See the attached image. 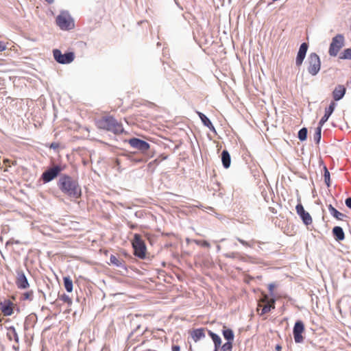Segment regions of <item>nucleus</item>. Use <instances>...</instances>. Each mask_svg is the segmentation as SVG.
<instances>
[{
    "label": "nucleus",
    "instance_id": "obj_1",
    "mask_svg": "<svg viewBox=\"0 0 351 351\" xmlns=\"http://www.w3.org/2000/svg\"><path fill=\"white\" fill-rule=\"evenodd\" d=\"M58 189L68 196L73 198H79L81 196V187L76 179L70 176L64 174L60 176L58 182Z\"/></svg>",
    "mask_w": 351,
    "mask_h": 351
},
{
    "label": "nucleus",
    "instance_id": "obj_2",
    "mask_svg": "<svg viewBox=\"0 0 351 351\" xmlns=\"http://www.w3.org/2000/svg\"><path fill=\"white\" fill-rule=\"evenodd\" d=\"M96 125L99 129L105 130L119 134L123 132V128L121 123H119L112 116H104L96 121Z\"/></svg>",
    "mask_w": 351,
    "mask_h": 351
},
{
    "label": "nucleus",
    "instance_id": "obj_3",
    "mask_svg": "<svg viewBox=\"0 0 351 351\" xmlns=\"http://www.w3.org/2000/svg\"><path fill=\"white\" fill-rule=\"evenodd\" d=\"M132 247L136 256L141 259H144L145 258L147 247L140 234H134L132 240Z\"/></svg>",
    "mask_w": 351,
    "mask_h": 351
},
{
    "label": "nucleus",
    "instance_id": "obj_4",
    "mask_svg": "<svg viewBox=\"0 0 351 351\" xmlns=\"http://www.w3.org/2000/svg\"><path fill=\"white\" fill-rule=\"evenodd\" d=\"M58 26L63 30H69L74 27L73 20L68 11H62L56 18Z\"/></svg>",
    "mask_w": 351,
    "mask_h": 351
},
{
    "label": "nucleus",
    "instance_id": "obj_5",
    "mask_svg": "<svg viewBox=\"0 0 351 351\" xmlns=\"http://www.w3.org/2000/svg\"><path fill=\"white\" fill-rule=\"evenodd\" d=\"M307 71L312 75H316L321 68V61L316 53H311L307 59Z\"/></svg>",
    "mask_w": 351,
    "mask_h": 351
},
{
    "label": "nucleus",
    "instance_id": "obj_6",
    "mask_svg": "<svg viewBox=\"0 0 351 351\" xmlns=\"http://www.w3.org/2000/svg\"><path fill=\"white\" fill-rule=\"evenodd\" d=\"M53 55L55 60L62 64H69L72 62L75 58L73 52L69 51L62 54L61 51L58 49L53 50Z\"/></svg>",
    "mask_w": 351,
    "mask_h": 351
},
{
    "label": "nucleus",
    "instance_id": "obj_7",
    "mask_svg": "<svg viewBox=\"0 0 351 351\" xmlns=\"http://www.w3.org/2000/svg\"><path fill=\"white\" fill-rule=\"evenodd\" d=\"M62 171V168L60 165H53L42 173L41 179L44 183H48L56 178Z\"/></svg>",
    "mask_w": 351,
    "mask_h": 351
},
{
    "label": "nucleus",
    "instance_id": "obj_8",
    "mask_svg": "<svg viewBox=\"0 0 351 351\" xmlns=\"http://www.w3.org/2000/svg\"><path fill=\"white\" fill-rule=\"evenodd\" d=\"M343 42L344 37L341 34H337L335 36L330 45L328 51L330 56H336L340 49L343 46Z\"/></svg>",
    "mask_w": 351,
    "mask_h": 351
},
{
    "label": "nucleus",
    "instance_id": "obj_9",
    "mask_svg": "<svg viewBox=\"0 0 351 351\" xmlns=\"http://www.w3.org/2000/svg\"><path fill=\"white\" fill-rule=\"evenodd\" d=\"M15 283L19 289H27L29 287V283L27 278L24 271L20 267L16 270Z\"/></svg>",
    "mask_w": 351,
    "mask_h": 351
},
{
    "label": "nucleus",
    "instance_id": "obj_10",
    "mask_svg": "<svg viewBox=\"0 0 351 351\" xmlns=\"http://www.w3.org/2000/svg\"><path fill=\"white\" fill-rule=\"evenodd\" d=\"M128 143L132 147L139 150L142 153H145L150 148L147 142L135 137L129 139Z\"/></svg>",
    "mask_w": 351,
    "mask_h": 351
},
{
    "label": "nucleus",
    "instance_id": "obj_11",
    "mask_svg": "<svg viewBox=\"0 0 351 351\" xmlns=\"http://www.w3.org/2000/svg\"><path fill=\"white\" fill-rule=\"evenodd\" d=\"M304 331V325L301 320H298L293 326V335L295 342L296 343H300L303 342L304 337L302 333Z\"/></svg>",
    "mask_w": 351,
    "mask_h": 351
},
{
    "label": "nucleus",
    "instance_id": "obj_12",
    "mask_svg": "<svg viewBox=\"0 0 351 351\" xmlns=\"http://www.w3.org/2000/svg\"><path fill=\"white\" fill-rule=\"evenodd\" d=\"M295 209L298 215L300 217L305 225L308 226L312 223L313 220L311 216L304 210L301 204H297Z\"/></svg>",
    "mask_w": 351,
    "mask_h": 351
},
{
    "label": "nucleus",
    "instance_id": "obj_13",
    "mask_svg": "<svg viewBox=\"0 0 351 351\" xmlns=\"http://www.w3.org/2000/svg\"><path fill=\"white\" fill-rule=\"evenodd\" d=\"M308 45L306 43H302L299 48L296 59L295 64L297 66H300L306 57V54L308 50Z\"/></svg>",
    "mask_w": 351,
    "mask_h": 351
},
{
    "label": "nucleus",
    "instance_id": "obj_14",
    "mask_svg": "<svg viewBox=\"0 0 351 351\" xmlns=\"http://www.w3.org/2000/svg\"><path fill=\"white\" fill-rule=\"evenodd\" d=\"M12 305L13 303L9 300L0 302L1 310L3 315L10 316L13 313Z\"/></svg>",
    "mask_w": 351,
    "mask_h": 351
},
{
    "label": "nucleus",
    "instance_id": "obj_15",
    "mask_svg": "<svg viewBox=\"0 0 351 351\" xmlns=\"http://www.w3.org/2000/svg\"><path fill=\"white\" fill-rule=\"evenodd\" d=\"M336 104L335 101H332L328 108L325 109V113L324 115L322 117L319 122V125L320 127H322V125L328 121L330 116L332 114V113L334 112V110L335 108Z\"/></svg>",
    "mask_w": 351,
    "mask_h": 351
},
{
    "label": "nucleus",
    "instance_id": "obj_16",
    "mask_svg": "<svg viewBox=\"0 0 351 351\" xmlns=\"http://www.w3.org/2000/svg\"><path fill=\"white\" fill-rule=\"evenodd\" d=\"M346 92V88L343 85H337L332 91V97L335 101L341 99Z\"/></svg>",
    "mask_w": 351,
    "mask_h": 351
},
{
    "label": "nucleus",
    "instance_id": "obj_17",
    "mask_svg": "<svg viewBox=\"0 0 351 351\" xmlns=\"http://www.w3.org/2000/svg\"><path fill=\"white\" fill-rule=\"evenodd\" d=\"M205 330V328H203L194 329L191 332V336L192 339L197 342L206 337Z\"/></svg>",
    "mask_w": 351,
    "mask_h": 351
},
{
    "label": "nucleus",
    "instance_id": "obj_18",
    "mask_svg": "<svg viewBox=\"0 0 351 351\" xmlns=\"http://www.w3.org/2000/svg\"><path fill=\"white\" fill-rule=\"evenodd\" d=\"M197 114H198L199 119H201L202 123L204 124V125L208 128L210 131L214 132H216L215 128L214 125H213L212 122L204 113L197 112Z\"/></svg>",
    "mask_w": 351,
    "mask_h": 351
},
{
    "label": "nucleus",
    "instance_id": "obj_19",
    "mask_svg": "<svg viewBox=\"0 0 351 351\" xmlns=\"http://www.w3.org/2000/svg\"><path fill=\"white\" fill-rule=\"evenodd\" d=\"M208 333L214 343V345H215L214 351H218L221 345V337L217 334L212 332L211 330H208Z\"/></svg>",
    "mask_w": 351,
    "mask_h": 351
},
{
    "label": "nucleus",
    "instance_id": "obj_20",
    "mask_svg": "<svg viewBox=\"0 0 351 351\" xmlns=\"http://www.w3.org/2000/svg\"><path fill=\"white\" fill-rule=\"evenodd\" d=\"M332 232L336 241H341L345 239V234L341 227L335 226Z\"/></svg>",
    "mask_w": 351,
    "mask_h": 351
},
{
    "label": "nucleus",
    "instance_id": "obj_21",
    "mask_svg": "<svg viewBox=\"0 0 351 351\" xmlns=\"http://www.w3.org/2000/svg\"><path fill=\"white\" fill-rule=\"evenodd\" d=\"M328 210L330 212V214L334 217L335 218H336L338 220H341V221H343L344 218H346L347 216L342 213H340L339 211H338L335 208H334L331 204H329L328 206Z\"/></svg>",
    "mask_w": 351,
    "mask_h": 351
},
{
    "label": "nucleus",
    "instance_id": "obj_22",
    "mask_svg": "<svg viewBox=\"0 0 351 351\" xmlns=\"http://www.w3.org/2000/svg\"><path fill=\"white\" fill-rule=\"evenodd\" d=\"M221 162L224 168L228 169L230 166L231 158L229 152L224 149L221 152Z\"/></svg>",
    "mask_w": 351,
    "mask_h": 351
},
{
    "label": "nucleus",
    "instance_id": "obj_23",
    "mask_svg": "<svg viewBox=\"0 0 351 351\" xmlns=\"http://www.w3.org/2000/svg\"><path fill=\"white\" fill-rule=\"evenodd\" d=\"M7 337L10 341L14 340L16 343L19 341L18 334L14 326L8 328Z\"/></svg>",
    "mask_w": 351,
    "mask_h": 351
},
{
    "label": "nucleus",
    "instance_id": "obj_24",
    "mask_svg": "<svg viewBox=\"0 0 351 351\" xmlns=\"http://www.w3.org/2000/svg\"><path fill=\"white\" fill-rule=\"evenodd\" d=\"M222 334L225 339L232 342L234 340V332L232 329L227 328L226 326L223 327Z\"/></svg>",
    "mask_w": 351,
    "mask_h": 351
},
{
    "label": "nucleus",
    "instance_id": "obj_25",
    "mask_svg": "<svg viewBox=\"0 0 351 351\" xmlns=\"http://www.w3.org/2000/svg\"><path fill=\"white\" fill-rule=\"evenodd\" d=\"M274 302H275V301L274 299H271L270 300H267L266 304L264 305V306L263 307V308L261 310V315L266 314V313H269L271 308H275Z\"/></svg>",
    "mask_w": 351,
    "mask_h": 351
},
{
    "label": "nucleus",
    "instance_id": "obj_26",
    "mask_svg": "<svg viewBox=\"0 0 351 351\" xmlns=\"http://www.w3.org/2000/svg\"><path fill=\"white\" fill-rule=\"evenodd\" d=\"M110 263L118 267L125 268L124 261L121 259H119L116 256L113 254H111L110 257Z\"/></svg>",
    "mask_w": 351,
    "mask_h": 351
},
{
    "label": "nucleus",
    "instance_id": "obj_27",
    "mask_svg": "<svg viewBox=\"0 0 351 351\" xmlns=\"http://www.w3.org/2000/svg\"><path fill=\"white\" fill-rule=\"evenodd\" d=\"M64 286L66 291L71 292L73 291V282L69 276L63 278Z\"/></svg>",
    "mask_w": 351,
    "mask_h": 351
},
{
    "label": "nucleus",
    "instance_id": "obj_28",
    "mask_svg": "<svg viewBox=\"0 0 351 351\" xmlns=\"http://www.w3.org/2000/svg\"><path fill=\"white\" fill-rule=\"evenodd\" d=\"M322 138V127L318 125L315 129V134L313 135V141L316 144H319Z\"/></svg>",
    "mask_w": 351,
    "mask_h": 351
},
{
    "label": "nucleus",
    "instance_id": "obj_29",
    "mask_svg": "<svg viewBox=\"0 0 351 351\" xmlns=\"http://www.w3.org/2000/svg\"><path fill=\"white\" fill-rule=\"evenodd\" d=\"M22 300L32 301L34 300V291L32 290L26 291L21 295Z\"/></svg>",
    "mask_w": 351,
    "mask_h": 351
},
{
    "label": "nucleus",
    "instance_id": "obj_30",
    "mask_svg": "<svg viewBox=\"0 0 351 351\" xmlns=\"http://www.w3.org/2000/svg\"><path fill=\"white\" fill-rule=\"evenodd\" d=\"M308 130L306 128H302L300 129L298 134V137L301 141H304L307 138Z\"/></svg>",
    "mask_w": 351,
    "mask_h": 351
},
{
    "label": "nucleus",
    "instance_id": "obj_31",
    "mask_svg": "<svg viewBox=\"0 0 351 351\" xmlns=\"http://www.w3.org/2000/svg\"><path fill=\"white\" fill-rule=\"evenodd\" d=\"M341 59H348L351 60V49L348 48L343 50L339 57Z\"/></svg>",
    "mask_w": 351,
    "mask_h": 351
},
{
    "label": "nucleus",
    "instance_id": "obj_32",
    "mask_svg": "<svg viewBox=\"0 0 351 351\" xmlns=\"http://www.w3.org/2000/svg\"><path fill=\"white\" fill-rule=\"evenodd\" d=\"M227 258H239V259H243V257L239 252H230L225 254L224 255Z\"/></svg>",
    "mask_w": 351,
    "mask_h": 351
},
{
    "label": "nucleus",
    "instance_id": "obj_33",
    "mask_svg": "<svg viewBox=\"0 0 351 351\" xmlns=\"http://www.w3.org/2000/svg\"><path fill=\"white\" fill-rule=\"evenodd\" d=\"M324 177L325 183L326 184V185L328 186H330V173L326 167H324Z\"/></svg>",
    "mask_w": 351,
    "mask_h": 351
},
{
    "label": "nucleus",
    "instance_id": "obj_34",
    "mask_svg": "<svg viewBox=\"0 0 351 351\" xmlns=\"http://www.w3.org/2000/svg\"><path fill=\"white\" fill-rule=\"evenodd\" d=\"M221 351H231L232 348V343L227 341L223 346H220Z\"/></svg>",
    "mask_w": 351,
    "mask_h": 351
},
{
    "label": "nucleus",
    "instance_id": "obj_35",
    "mask_svg": "<svg viewBox=\"0 0 351 351\" xmlns=\"http://www.w3.org/2000/svg\"><path fill=\"white\" fill-rule=\"evenodd\" d=\"M60 298L62 301H63L65 303H67L69 305H71L72 304V300L68 295L63 293L62 295H60Z\"/></svg>",
    "mask_w": 351,
    "mask_h": 351
},
{
    "label": "nucleus",
    "instance_id": "obj_36",
    "mask_svg": "<svg viewBox=\"0 0 351 351\" xmlns=\"http://www.w3.org/2000/svg\"><path fill=\"white\" fill-rule=\"evenodd\" d=\"M196 243L201 245L203 247H209L210 243L206 241H196Z\"/></svg>",
    "mask_w": 351,
    "mask_h": 351
},
{
    "label": "nucleus",
    "instance_id": "obj_37",
    "mask_svg": "<svg viewBox=\"0 0 351 351\" xmlns=\"http://www.w3.org/2000/svg\"><path fill=\"white\" fill-rule=\"evenodd\" d=\"M7 49L5 43L0 41V52L5 51Z\"/></svg>",
    "mask_w": 351,
    "mask_h": 351
},
{
    "label": "nucleus",
    "instance_id": "obj_38",
    "mask_svg": "<svg viewBox=\"0 0 351 351\" xmlns=\"http://www.w3.org/2000/svg\"><path fill=\"white\" fill-rule=\"evenodd\" d=\"M346 206L351 209V197H348L345 200Z\"/></svg>",
    "mask_w": 351,
    "mask_h": 351
},
{
    "label": "nucleus",
    "instance_id": "obj_39",
    "mask_svg": "<svg viewBox=\"0 0 351 351\" xmlns=\"http://www.w3.org/2000/svg\"><path fill=\"white\" fill-rule=\"evenodd\" d=\"M237 239L242 245H243L245 246H250L249 243L247 241H244V240H243V239H241L240 238H237Z\"/></svg>",
    "mask_w": 351,
    "mask_h": 351
},
{
    "label": "nucleus",
    "instance_id": "obj_40",
    "mask_svg": "<svg viewBox=\"0 0 351 351\" xmlns=\"http://www.w3.org/2000/svg\"><path fill=\"white\" fill-rule=\"evenodd\" d=\"M128 226L131 228V229H135L136 227H137V225L136 224H134L132 223H131L130 221H128L127 223Z\"/></svg>",
    "mask_w": 351,
    "mask_h": 351
},
{
    "label": "nucleus",
    "instance_id": "obj_41",
    "mask_svg": "<svg viewBox=\"0 0 351 351\" xmlns=\"http://www.w3.org/2000/svg\"><path fill=\"white\" fill-rule=\"evenodd\" d=\"M171 349H172V351H180V348L178 345H173L172 346Z\"/></svg>",
    "mask_w": 351,
    "mask_h": 351
},
{
    "label": "nucleus",
    "instance_id": "obj_42",
    "mask_svg": "<svg viewBox=\"0 0 351 351\" xmlns=\"http://www.w3.org/2000/svg\"><path fill=\"white\" fill-rule=\"evenodd\" d=\"M274 287H275V285L274 284H269V285L268 289H269V291L271 292V293H272Z\"/></svg>",
    "mask_w": 351,
    "mask_h": 351
},
{
    "label": "nucleus",
    "instance_id": "obj_43",
    "mask_svg": "<svg viewBox=\"0 0 351 351\" xmlns=\"http://www.w3.org/2000/svg\"><path fill=\"white\" fill-rule=\"evenodd\" d=\"M50 147L53 148V149H56L58 147V144L56 143H53L51 144Z\"/></svg>",
    "mask_w": 351,
    "mask_h": 351
},
{
    "label": "nucleus",
    "instance_id": "obj_44",
    "mask_svg": "<svg viewBox=\"0 0 351 351\" xmlns=\"http://www.w3.org/2000/svg\"><path fill=\"white\" fill-rule=\"evenodd\" d=\"M282 347L280 345H276V351H281Z\"/></svg>",
    "mask_w": 351,
    "mask_h": 351
},
{
    "label": "nucleus",
    "instance_id": "obj_45",
    "mask_svg": "<svg viewBox=\"0 0 351 351\" xmlns=\"http://www.w3.org/2000/svg\"><path fill=\"white\" fill-rule=\"evenodd\" d=\"M48 3H53L54 0H45Z\"/></svg>",
    "mask_w": 351,
    "mask_h": 351
},
{
    "label": "nucleus",
    "instance_id": "obj_46",
    "mask_svg": "<svg viewBox=\"0 0 351 351\" xmlns=\"http://www.w3.org/2000/svg\"><path fill=\"white\" fill-rule=\"evenodd\" d=\"M136 161L138 162H141L143 161V160L141 158V159L136 160Z\"/></svg>",
    "mask_w": 351,
    "mask_h": 351
},
{
    "label": "nucleus",
    "instance_id": "obj_47",
    "mask_svg": "<svg viewBox=\"0 0 351 351\" xmlns=\"http://www.w3.org/2000/svg\"><path fill=\"white\" fill-rule=\"evenodd\" d=\"M153 162H154V163H157V162H158L157 159L154 160L153 161Z\"/></svg>",
    "mask_w": 351,
    "mask_h": 351
},
{
    "label": "nucleus",
    "instance_id": "obj_48",
    "mask_svg": "<svg viewBox=\"0 0 351 351\" xmlns=\"http://www.w3.org/2000/svg\"><path fill=\"white\" fill-rule=\"evenodd\" d=\"M350 83L351 84V81L350 82Z\"/></svg>",
    "mask_w": 351,
    "mask_h": 351
}]
</instances>
